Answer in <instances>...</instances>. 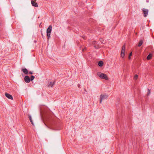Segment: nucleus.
Returning <instances> with one entry per match:
<instances>
[{
    "label": "nucleus",
    "mask_w": 154,
    "mask_h": 154,
    "mask_svg": "<svg viewBox=\"0 0 154 154\" xmlns=\"http://www.w3.org/2000/svg\"><path fill=\"white\" fill-rule=\"evenodd\" d=\"M97 75L98 76L102 79H105L106 80H108L109 79L106 74L100 72L97 73Z\"/></svg>",
    "instance_id": "f257e3e1"
},
{
    "label": "nucleus",
    "mask_w": 154,
    "mask_h": 154,
    "mask_svg": "<svg viewBox=\"0 0 154 154\" xmlns=\"http://www.w3.org/2000/svg\"><path fill=\"white\" fill-rule=\"evenodd\" d=\"M52 26L50 25L48 26L47 30V35L48 40L49 39L50 37L51 33L52 30Z\"/></svg>",
    "instance_id": "f03ea898"
},
{
    "label": "nucleus",
    "mask_w": 154,
    "mask_h": 154,
    "mask_svg": "<svg viewBox=\"0 0 154 154\" xmlns=\"http://www.w3.org/2000/svg\"><path fill=\"white\" fill-rule=\"evenodd\" d=\"M108 97V95L106 94H101L100 97V103H101L103 100L107 99Z\"/></svg>",
    "instance_id": "7ed1b4c3"
},
{
    "label": "nucleus",
    "mask_w": 154,
    "mask_h": 154,
    "mask_svg": "<svg viewBox=\"0 0 154 154\" xmlns=\"http://www.w3.org/2000/svg\"><path fill=\"white\" fill-rule=\"evenodd\" d=\"M125 46L124 45L122 46L121 52V55L122 58L124 57L125 54Z\"/></svg>",
    "instance_id": "20e7f679"
},
{
    "label": "nucleus",
    "mask_w": 154,
    "mask_h": 154,
    "mask_svg": "<svg viewBox=\"0 0 154 154\" xmlns=\"http://www.w3.org/2000/svg\"><path fill=\"white\" fill-rule=\"evenodd\" d=\"M142 10L143 14V16L144 17H147L149 11L147 9L142 8Z\"/></svg>",
    "instance_id": "39448f33"
},
{
    "label": "nucleus",
    "mask_w": 154,
    "mask_h": 154,
    "mask_svg": "<svg viewBox=\"0 0 154 154\" xmlns=\"http://www.w3.org/2000/svg\"><path fill=\"white\" fill-rule=\"evenodd\" d=\"M36 0H31V3L32 6L36 7H38V4L36 2Z\"/></svg>",
    "instance_id": "423d86ee"
},
{
    "label": "nucleus",
    "mask_w": 154,
    "mask_h": 154,
    "mask_svg": "<svg viewBox=\"0 0 154 154\" xmlns=\"http://www.w3.org/2000/svg\"><path fill=\"white\" fill-rule=\"evenodd\" d=\"M25 81L27 83H28L30 81V78L28 75L25 76L24 78Z\"/></svg>",
    "instance_id": "0eeeda50"
},
{
    "label": "nucleus",
    "mask_w": 154,
    "mask_h": 154,
    "mask_svg": "<svg viewBox=\"0 0 154 154\" xmlns=\"http://www.w3.org/2000/svg\"><path fill=\"white\" fill-rule=\"evenodd\" d=\"M5 95L8 98L11 100L13 99L12 96L10 94L7 93H5Z\"/></svg>",
    "instance_id": "6e6552de"
},
{
    "label": "nucleus",
    "mask_w": 154,
    "mask_h": 154,
    "mask_svg": "<svg viewBox=\"0 0 154 154\" xmlns=\"http://www.w3.org/2000/svg\"><path fill=\"white\" fill-rule=\"evenodd\" d=\"M55 81H54L53 82H51L49 83V84L48 85V87H51L52 88L53 86L55 84Z\"/></svg>",
    "instance_id": "1a4fd4ad"
},
{
    "label": "nucleus",
    "mask_w": 154,
    "mask_h": 154,
    "mask_svg": "<svg viewBox=\"0 0 154 154\" xmlns=\"http://www.w3.org/2000/svg\"><path fill=\"white\" fill-rule=\"evenodd\" d=\"M22 71L25 74H27L28 73V71L26 68H24L22 69Z\"/></svg>",
    "instance_id": "9d476101"
},
{
    "label": "nucleus",
    "mask_w": 154,
    "mask_h": 154,
    "mask_svg": "<svg viewBox=\"0 0 154 154\" xmlns=\"http://www.w3.org/2000/svg\"><path fill=\"white\" fill-rule=\"evenodd\" d=\"M152 56V54L151 53H150L147 57L146 59L147 60H149L151 59Z\"/></svg>",
    "instance_id": "9b49d317"
},
{
    "label": "nucleus",
    "mask_w": 154,
    "mask_h": 154,
    "mask_svg": "<svg viewBox=\"0 0 154 154\" xmlns=\"http://www.w3.org/2000/svg\"><path fill=\"white\" fill-rule=\"evenodd\" d=\"M103 64V63L102 61H100L98 63V65L100 67L102 66Z\"/></svg>",
    "instance_id": "f8f14e48"
},
{
    "label": "nucleus",
    "mask_w": 154,
    "mask_h": 154,
    "mask_svg": "<svg viewBox=\"0 0 154 154\" xmlns=\"http://www.w3.org/2000/svg\"><path fill=\"white\" fill-rule=\"evenodd\" d=\"M29 120L31 122V123H32V124L33 125L34 124H33V121L32 120V118H31V116L30 115H29Z\"/></svg>",
    "instance_id": "ddd939ff"
},
{
    "label": "nucleus",
    "mask_w": 154,
    "mask_h": 154,
    "mask_svg": "<svg viewBox=\"0 0 154 154\" xmlns=\"http://www.w3.org/2000/svg\"><path fill=\"white\" fill-rule=\"evenodd\" d=\"M143 43V41L142 40H140L138 46L140 47L142 45Z\"/></svg>",
    "instance_id": "4468645a"
},
{
    "label": "nucleus",
    "mask_w": 154,
    "mask_h": 154,
    "mask_svg": "<svg viewBox=\"0 0 154 154\" xmlns=\"http://www.w3.org/2000/svg\"><path fill=\"white\" fill-rule=\"evenodd\" d=\"M138 75L137 74L135 75L134 77V80H137L138 78Z\"/></svg>",
    "instance_id": "2eb2a0df"
},
{
    "label": "nucleus",
    "mask_w": 154,
    "mask_h": 154,
    "mask_svg": "<svg viewBox=\"0 0 154 154\" xmlns=\"http://www.w3.org/2000/svg\"><path fill=\"white\" fill-rule=\"evenodd\" d=\"M35 77L33 75H31L30 78V81H32L34 79Z\"/></svg>",
    "instance_id": "dca6fc26"
},
{
    "label": "nucleus",
    "mask_w": 154,
    "mask_h": 154,
    "mask_svg": "<svg viewBox=\"0 0 154 154\" xmlns=\"http://www.w3.org/2000/svg\"><path fill=\"white\" fill-rule=\"evenodd\" d=\"M148 91L147 95L148 96L150 94V90L149 89H148Z\"/></svg>",
    "instance_id": "f3484780"
},
{
    "label": "nucleus",
    "mask_w": 154,
    "mask_h": 154,
    "mask_svg": "<svg viewBox=\"0 0 154 154\" xmlns=\"http://www.w3.org/2000/svg\"><path fill=\"white\" fill-rule=\"evenodd\" d=\"M94 47L96 48V49H98L99 48V46L98 45L96 46L95 45H94Z\"/></svg>",
    "instance_id": "a211bd4d"
},
{
    "label": "nucleus",
    "mask_w": 154,
    "mask_h": 154,
    "mask_svg": "<svg viewBox=\"0 0 154 154\" xmlns=\"http://www.w3.org/2000/svg\"><path fill=\"white\" fill-rule=\"evenodd\" d=\"M28 73L32 75L33 74V72L32 71H29V72H28Z\"/></svg>",
    "instance_id": "6ab92c4d"
},
{
    "label": "nucleus",
    "mask_w": 154,
    "mask_h": 154,
    "mask_svg": "<svg viewBox=\"0 0 154 154\" xmlns=\"http://www.w3.org/2000/svg\"><path fill=\"white\" fill-rule=\"evenodd\" d=\"M100 41L102 44H104V43H103V40L102 38H101L100 39Z\"/></svg>",
    "instance_id": "aec40b11"
},
{
    "label": "nucleus",
    "mask_w": 154,
    "mask_h": 154,
    "mask_svg": "<svg viewBox=\"0 0 154 154\" xmlns=\"http://www.w3.org/2000/svg\"><path fill=\"white\" fill-rule=\"evenodd\" d=\"M92 44L93 45H95L96 43V42L95 41H93L92 42Z\"/></svg>",
    "instance_id": "412c9836"
},
{
    "label": "nucleus",
    "mask_w": 154,
    "mask_h": 154,
    "mask_svg": "<svg viewBox=\"0 0 154 154\" xmlns=\"http://www.w3.org/2000/svg\"><path fill=\"white\" fill-rule=\"evenodd\" d=\"M132 52H131V53L129 54V56H132Z\"/></svg>",
    "instance_id": "4be33fe9"
},
{
    "label": "nucleus",
    "mask_w": 154,
    "mask_h": 154,
    "mask_svg": "<svg viewBox=\"0 0 154 154\" xmlns=\"http://www.w3.org/2000/svg\"><path fill=\"white\" fill-rule=\"evenodd\" d=\"M128 58H129V59H131V56H129Z\"/></svg>",
    "instance_id": "5701e85b"
},
{
    "label": "nucleus",
    "mask_w": 154,
    "mask_h": 154,
    "mask_svg": "<svg viewBox=\"0 0 154 154\" xmlns=\"http://www.w3.org/2000/svg\"><path fill=\"white\" fill-rule=\"evenodd\" d=\"M42 36L43 37V35L42 33Z\"/></svg>",
    "instance_id": "b1692460"
},
{
    "label": "nucleus",
    "mask_w": 154,
    "mask_h": 154,
    "mask_svg": "<svg viewBox=\"0 0 154 154\" xmlns=\"http://www.w3.org/2000/svg\"><path fill=\"white\" fill-rule=\"evenodd\" d=\"M56 125H54V127H55H55H56Z\"/></svg>",
    "instance_id": "393cba45"
},
{
    "label": "nucleus",
    "mask_w": 154,
    "mask_h": 154,
    "mask_svg": "<svg viewBox=\"0 0 154 154\" xmlns=\"http://www.w3.org/2000/svg\"><path fill=\"white\" fill-rule=\"evenodd\" d=\"M85 91L86 92V91L85 90Z\"/></svg>",
    "instance_id": "a878e982"
}]
</instances>
